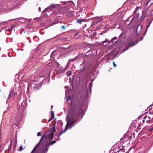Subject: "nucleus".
Segmentation results:
<instances>
[{
	"mask_svg": "<svg viewBox=\"0 0 153 153\" xmlns=\"http://www.w3.org/2000/svg\"><path fill=\"white\" fill-rule=\"evenodd\" d=\"M82 106L80 105H72L68 112V115L67 117V123L65 128L63 131L62 130L60 134L57 135L59 137L62 133H65L69 128H71L73 125L77 120L79 115L81 114V108Z\"/></svg>",
	"mask_w": 153,
	"mask_h": 153,
	"instance_id": "f257e3e1",
	"label": "nucleus"
},
{
	"mask_svg": "<svg viewBox=\"0 0 153 153\" xmlns=\"http://www.w3.org/2000/svg\"><path fill=\"white\" fill-rule=\"evenodd\" d=\"M51 126L52 127V129H51V128H50L51 129L50 132L48 134H43L41 139L40 140L39 143L34 147L31 153H38L35 151L37 147L38 146L39 143L41 142L42 139H43L44 138L46 137L48 138L49 139H50L51 141L53 140V133L55 131V126L54 124H53V125H52Z\"/></svg>",
	"mask_w": 153,
	"mask_h": 153,
	"instance_id": "f03ea898",
	"label": "nucleus"
},
{
	"mask_svg": "<svg viewBox=\"0 0 153 153\" xmlns=\"http://www.w3.org/2000/svg\"><path fill=\"white\" fill-rule=\"evenodd\" d=\"M142 14V17L143 19H144L146 17H147V16L151 14L150 17L151 19H153V10L152 11H151L148 9H145L143 11Z\"/></svg>",
	"mask_w": 153,
	"mask_h": 153,
	"instance_id": "7ed1b4c3",
	"label": "nucleus"
},
{
	"mask_svg": "<svg viewBox=\"0 0 153 153\" xmlns=\"http://www.w3.org/2000/svg\"><path fill=\"white\" fill-rule=\"evenodd\" d=\"M58 4H52L48 7H47L45 9V10L42 12H44L45 11H47L48 10H52V8H56L58 6Z\"/></svg>",
	"mask_w": 153,
	"mask_h": 153,
	"instance_id": "20e7f679",
	"label": "nucleus"
},
{
	"mask_svg": "<svg viewBox=\"0 0 153 153\" xmlns=\"http://www.w3.org/2000/svg\"><path fill=\"white\" fill-rule=\"evenodd\" d=\"M92 20H95V23H97L101 22L102 21V19L101 17L97 16L92 18Z\"/></svg>",
	"mask_w": 153,
	"mask_h": 153,
	"instance_id": "39448f33",
	"label": "nucleus"
},
{
	"mask_svg": "<svg viewBox=\"0 0 153 153\" xmlns=\"http://www.w3.org/2000/svg\"><path fill=\"white\" fill-rule=\"evenodd\" d=\"M138 42V40L134 41L131 42L128 45V46L129 47L131 46H134L136 44H137Z\"/></svg>",
	"mask_w": 153,
	"mask_h": 153,
	"instance_id": "423d86ee",
	"label": "nucleus"
},
{
	"mask_svg": "<svg viewBox=\"0 0 153 153\" xmlns=\"http://www.w3.org/2000/svg\"><path fill=\"white\" fill-rule=\"evenodd\" d=\"M144 118L145 119L147 123H150L152 122L151 120H149V117L146 116L144 117Z\"/></svg>",
	"mask_w": 153,
	"mask_h": 153,
	"instance_id": "0eeeda50",
	"label": "nucleus"
},
{
	"mask_svg": "<svg viewBox=\"0 0 153 153\" xmlns=\"http://www.w3.org/2000/svg\"><path fill=\"white\" fill-rule=\"evenodd\" d=\"M86 21V19H77V22L79 24H81L82 22Z\"/></svg>",
	"mask_w": 153,
	"mask_h": 153,
	"instance_id": "6e6552de",
	"label": "nucleus"
},
{
	"mask_svg": "<svg viewBox=\"0 0 153 153\" xmlns=\"http://www.w3.org/2000/svg\"><path fill=\"white\" fill-rule=\"evenodd\" d=\"M124 146H121V147L119 146L118 147V149H119V150L118 151H117V152L118 153H119L120 151H122L124 149Z\"/></svg>",
	"mask_w": 153,
	"mask_h": 153,
	"instance_id": "1a4fd4ad",
	"label": "nucleus"
},
{
	"mask_svg": "<svg viewBox=\"0 0 153 153\" xmlns=\"http://www.w3.org/2000/svg\"><path fill=\"white\" fill-rule=\"evenodd\" d=\"M56 142V141L55 140H54L52 141H51V142H49V143H48V142H47L46 143L47 144V146H49L50 145H52L54 144Z\"/></svg>",
	"mask_w": 153,
	"mask_h": 153,
	"instance_id": "9d476101",
	"label": "nucleus"
},
{
	"mask_svg": "<svg viewBox=\"0 0 153 153\" xmlns=\"http://www.w3.org/2000/svg\"><path fill=\"white\" fill-rule=\"evenodd\" d=\"M15 95V93L12 91H11L10 94L9 95V98H10L11 97H13Z\"/></svg>",
	"mask_w": 153,
	"mask_h": 153,
	"instance_id": "9b49d317",
	"label": "nucleus"
},
{
	"mask_svg": "<svg viewBox=\"0 0 153 153\" xmlns=\"http://www.w3.org/2000/svg\"><path fill=\"white\" fill-rule=\"evenodd\" d=\"M48 146H47V144L46 143L45 144V149H44V152L45 153L47 152L48 151Z\"/></svg>",
	"mask_w": 153,
	"mask_h": 153,
	"instance_id": "f8f14e48",
	"label": "nucleus"
},
{
	"mask_svg": "<svg viewBox=\"0 0 153 153\" xmlns=\"http://www.w3.org/2000/svg\"><path fill=\"white\" fill-rule=\"evenodd\" d=\"M139 27L140 28V31L141 30V28H142L141 25H139L137 26V29H136V31H137H137H138V28Z\"/></svg>",
	"mask_w": 153,
	"mask_h": 153,
	"instance_id": "ddd939ff",
	"label": "nucleus"
},
{
	"mask_svg": "<svg viewBox=\"0 0 153 153\" xmlns=\"http://www.w3.org/2000/svg\"><path fill=\"white\" fill-rule=\"evenodd\" d=\"M51 117H52V118H54V112L53 111H51Z\"/></svg>",
	"mask_w": 153,
	"mask_h": 153,
	"instance_id": "4468645a",
	"label": "nucleus"
},
{
	"mask_svg": "<svg viewBox=\"0 0 153 153\" xmlns=\"http://www.w3.org/2000/svg\"><path fill=\"white\" fill-rule=\"evenodd\" d=\"M117 38L116 37H114L111 40L112 42H113L114 41L117 39Z\"/></svg>",
	"mask_w": 153,
	"mask_h": 153,
	"instance_id": "2eb2a0df",
	"label": "nucleus"
},
{
	"mask_svg": "<svg viewBox=\"0 0 153 153\" xmlns=\"http://www.w3.org/2000/svg\"><path fill=\"white\" fill-rule=\"evenodd\" d=\"M72 98L71 97L69 96L67 99V100H70V101H72Z\"/></svg>",
	"mask_w": 153,
	"mask_h": 153,
	"instance_id": "dca6fc26",
	"label": "nucleus"
},
{
	"mask_svg": "<svg viewBox=\"0 0 153 153\" xmlns=\"http://www.w3.org/2000/svg\"><path fill=\"white\" fill-rule=\"evenodd\" d=\"M92 83V82L90 84L89 89L90 91V93H91V87Z\"/></svg>",
	"mask_w": 153,
	"mask_h": 153,
	"instance_id": "f3484780",
	"label": "nucleus"
},
{
	"mask_svg": "<svg viewBox=\"0 0 153 153\" xmlns=\"http://www.w3.org/2000/svg\"><path fill=\"white\" fill-rule=\"evenodd\" d=\"M23 149V147L22 146H20L19 148V150L20 151H21Z\"/></svg>",
	"mask_w": 153,
	"mask_h": 153,
	"instance_id": "a211bd4d",
	"label": "nucleus"
},
{
	"mask_svg": "<svg viewBox=\"0 0 153 153\" xmlns=\"http://www.w3.org/2000/svg\"><path fill=\"white\" fill-rule=\"evenodd\" d=\"M66 27V26H61V28L63 29L64 30H65Z\"/></svg>",
	"mask_w": 153,
	"mask_h": 153,
	"instance_id": "6ab92c4d",
	"label": "nucleus"
},
{
	"mask_svg": "<svg viewBox=\"0 0 153 153\" xmlns=\"http://www.w3.org/2000/svg\"><path fill=\"white\" fill-rule=\"evenodd\" d=\"M140 8V7H137L134 11V13L136 12Z\"/></svg>",
	"mask_w": 153,
	"mask_h": 153,
	"instance_id": "aec40b11",
	"label": "nucleus"
},
{
	"mask_svg": "<svg viewBox=\"0 0 153 153\" xmlns=\"http://www.w3.org/2000/svg\"><path fill=\"white\" fill-rule=\"evenodd\" d=\"M37 135L38 136H41V133L40 132H38L37 134Z\"/></svg>",
	"mask_w": 153,
	"mask_h": 153,
	"instance_id": "412c9836",
	"label": "nucleus"
},
{
	"mask_svg": "<svg viewBox=\"0 0 153 153\" xmlns=\"http://www.w3.org/2000/svg\"><path fill=\"white\" fill-rule=\"evenodd\" d=\"M113 65L114 67V68H115L116 67V66H117V65L115 64V62H113Z\"/></svg>",
	"mask_w": 153,
	"mask_h": 153,
	"instance_id": "4be33fe9",
	"label": "nucleus"
},
{
	"mask_svg": "<svg viewBox=\"0 0 153 153\" xmlns=\"http://www.w3.org/2000/svg\"><path fill=\"white\" fill-rule=\"evenodd\" d=\"M152 22V21L151 20H150V21H149V23H148V27L149 26V25Z\"/></svg>",
	"mask_w": 153,
	"mask_h": 153,
	"instance_id": "5701e85b",
	"label": "nucleus"
},
{
	"mask_svg": "<svg viewBox=\"0 0 153 153\" xmlns=\"http://www.w3.org/2000/svg\"><path fill=\"white\" fill-rule=\"evenodd\" d=\"M53 119L54 118H52V117H51V118L48 120V122H50L52 119Z\"/></svg>",
	"mask_w": 153,
	"mask_h": 153,
	"instance_id": "b1692460",
	"label": "nucleus"
},
{
	"mask_svg": "<svg viewBox=\"0 0 153 153\" xmlns=\"http://www.w3.org/2000/svg\"><path fill=\"white\" fill-rule=\"evenodd\" d=\"M143 37H141V39L140 40H138V42L139 41H140L142 40H143Z\"/></svg>",
	"mask_w": 153,
	"mask_h": 153,
	"instance_id": "393cba45",
	"label": "nucleus"
},
{
	"mask_svg": "<svg viewBox=\"0 0 153 153\" xmlns=\"http://www.w3.org/2000/svg\"><path fill=\"white\" fill-rule=\"evenodd\" d=\"M108 42V41L107 40H105V41H103L102 42V43L103 44L104 42Z\"/></svg>",
	"mask_w": 153,
	"mask_h": 153,
	"instance_id": "a878e982",
	"label": "nucleus"
},
{
	"mask_svg": "<svg viewBox=\"0 0 153 153\" xmlns=\"http://www.w3.org/2000/svg\"><path fill=\"white\" fill-rule=\"evenodd\" d=\"M149 131H152L153 130V127L152 128L149 129Z\"/></svg>",
	"mask_w": 153,
	"mask_h": 153,
	"instance_id": "bb28decb",
	"label": "nucleus"
},
{
	"mask_svg": "<svg viewBox=\"0 0 153 153\" xmlns=\"http://www.w3.org/2000/svg\"><path fill=\"white\" fill-rule=\"evenodd\" d=\"M58 71L59 72H62V71L60 69H59L58 70Z\"/></svg>",
	"mask_w": 153,
	"mask_h": 153,
	"instance_id": "cd10ccee",
	"label": "nucleus"
},
{
	"mask_svg": "<svg viewBox=\"0 0 153 153\" xmlns=\"http://www.w3.org/2000/svg\"><path fill=\"white\" fill-rule=\"evenodd\" d=\"M74 61V59H72L71 60V62H73Z\"/></svg>",
	"mask_w": 153,
	"mask_h": 153,
	"instance_id": "c85d7f7f",
	"label": "nucleus"
},
{
	"mask_svg": "<svg viewBox=\"0 0 153 153\" xmlns=\"http://www.w3.org/2000/svg\"><path fill=\"white\" fill-rule=\"evenodd\" d=\"M152 118H151L150 117H149V120H150V119H151V120H152Z\"/></svg>",
	"mask_w": 153,
	"mask_h": 153,
	"instance_id": "c756f323",
	"label": "nucleus"
},
{
	"mask_svg": "<svg viewBox=\"0 0 153 153\" xmlns=\"http://www.w3.org/2000/svg\"><path fill=\"white\" fill-rule=\"evenodd\" d=\"M67 2H65V1H64V2H63V3H64V4H67Z\"/></svg>",
	"mask_w": 153,
	"mask_h": 153,
	"instance_id": "7c9ffc66",
	"label": "nucleus"
},
{
	"mask_svg": "<svg viewBox=\"0 0 153 153\" xmlns=\"http://www.w3.org/2000/svg\"><path fill=\"white\" fill-rule=\"evenodd\" d=\"M145 121H146L145 119L143 120V123H144V122H145Z\"/></svg>",
	"mask_w": 153,
	"mask_h": 153,
	"instance_id": "2f4dec72",
	"label": "nucleus"
},
{
	"mask_svg": "<svg viewBox=\"0 0 153 153\" xmlns=\"http://www.w3.org/2000/svg\"><path fill=\"white\" fill-rule=\"evenodd\" d=\"M39 11H40V12L41 11V8H40V7H39Z\"/></svg>",
	"mask_w": 153,
	"mask_h": 153,
	"instance_id": "473e14b6",
	"label": "nucleus"
},
{
	"mask_svg": "<svg viewBox=\"0 0 153 153\" xmlns=\"http://www.w3.org/2000/svg\"><path fill=\"white\" fill-rule=\"evenodd\" d=\"M148 1H147V4H146V5H147V4H148Z\"/></svg>",
	"mask_w": 153,
	"mask_h": 153,
	"instance_id": "72a5a7b5",
	"label": "nucleus"
},
{
	"mask_svg": "<svg viewBox=\"0 0 153 153\" xmlns=\"http://www.w3.org/2000/svg\"><path fill=\"white\" fill-rule=\"evenodd\" d=\"M128 48V47L126 49H126H127Z\"/></svg>",
	"mask_w": 153,
	"mask_h": 153,
	"instance_id": "f704fd0d",
	"label": "nucleus"
},
{
	"mask_svg": "<svg viewBox=\"0 0 153 153\" xmlns=\"http://www.w3.org/2000/svg\"><path fill=\"white\" fill-rule=\"evenodd\" d=\"M125 152V150H124L123 151V152Z\"/></svg>",
	"mask_w": 153,
	"mask_h": 153,
	"instance_id": "c9c22d12",
	"label": "nucleus"
},
{
	"mask_svg": "<svg viewBox=\"0 0 153 153\" xmlns=\"http://www.w3.org/2000/svg\"><path fill=\"white\" fill-rule=\"evenodd\" d=\"M126 153H128V152H126Z\"/></svg>",
	"mask_w": 153,
	"mask_h": 153,
	"instance_id": "e433bc0d",
	"label": "nucleus"
},
{
	"mask_svg": "<svg viewBox=\"0 0 153 153\" xmlns=\"http://www.w3.org/2000/svg\"><path fill=\"white\" fill-rule=\"evenodd\" d=\"M70 74H71V71H70Z\"/></svg>",
	"mask_w": 153,
	"mask_h": 153,
	"instance_id": "4c0bfd02",
	"label": "nucleus"
},
{
	"mask_svg": "<svg viewBox=\"0 0 153 153\" xmlns=\"http://www.w3.org/2000/svg\"><path fill=\"white\" fill-rule=\"evenodd\" d=\"M0 152H1V151L0 150Z\"/></svg>",
	"mask_w": 153,
	"mask_h": 153,
	"instance_id": "58836bf2",
	"label": "nucleus"
},
{
	"mask_svg": "<svg viewBox=\"0 0 153 153\" xmlns=\"http://www.w3.org/2000/svg\"><path fill=\"white\" fill-rule=\"evenodd\" d=\"M44 153H45L44 152Z\"/></svg>",
	"mask_w": 153,
	"mask_h": 153,
	"instance_id": "ea45409f",
	"label": "nucleus"
}]
</instances>
